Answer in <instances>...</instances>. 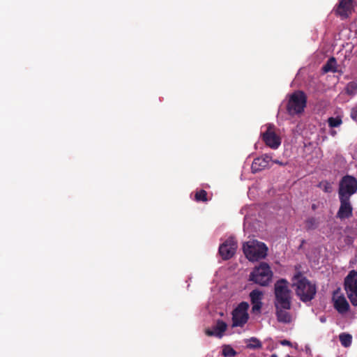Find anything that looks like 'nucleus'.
<instances>
[{"instance_id":"3","label":"nucleus","mask_w":357,"mask_h":357,"mask_svg":"<svg viewBox=\"0 0 357 357\" xmlns=\"http://www.w3.org/2000/svg\"><path fill=\"white\" fill-rule=\"evenodd\" d=\"M243 250L249 261H255L266 257L268 248L265 243L253 240L244 243Z\"/></svg>"},{"instance_id":"27","label":"nucleus","mask_w":357,"mask_h":357,"mask_svg":"<svg viewBox=\"0 0 357 357\" xmlns=\"http://www.w3.org/2000/svg\"><path fill=\"white\" fill-rule=\"evenodd\" d=\"M351 117L352 119L357 121V107L351 109Z\"/></svg>"},{"instance_id":"12","label":"nucleus","mask_w":357,"mask_h":357,"mask_svg":"<svg viewBox=\"0 0 357 357\" xmlns=\"http://www.w3.org/2000/svg\"><path fill=\"white\" fill-rule=\"evenodd\" d=\"M340 200V208L337 212L336 217L340 220L348 219L353 215V207L350 198L338 197Z\"/></svg>"},{"instance_id":"7","label":"nucleus","mask_w":357,"mask_h":357,"mask_svg":"<svg viewBox=\"0 0 357 357\" xmlns=\"http://www.w3.org/2000/svg\"><path fill=\"white\" fill-rule=\"evenodd\" d=\"M357 192V180L352 176L346 175L339 184L338 197L350 198Z\"/></svg>"},{"instance_id":"22","label":"nucleus","mask_w":357,"mask_h":357,"mask_svg":"<svg viewBox=\"0 0 357 357\" xmlns=\"http://www.w3.org/2000/svg\"><path fill=\"white\" fill-rule=\"evenodd\" d=\"M318 221L315 218L311 217L305 220V228L307 230H312L317 228Z\"/></svg>"},{"instance_id":"31","label":"nucleus","mask_w":357,"mask_h":357,"mask_svg":"<svg viewBox=\"0 0 357 357\" xmlns=\"http://www.w3.org/2000/svg\"><path fill=\"white\" fill-rule=\"evenodd\" d=\"M271 357H278V356L276 354H272Z\"/></svg>"},{"instance_id":"2","label":"nucleus","mask_w":357,"mask_h":357,"mask_svg":"<svg viewBox=\"0 0 357 357\" xmlns=\"http://www.w3.org/2000/svg\"><path fill=\"white\" fill-rule=\"evenodd\" d=\"M273 273L266 262H261L255 266L249 275V280L261 287L268 286L272 280Z\"/></svg>"},{"instance_id":"5","label":"nucleus","mask_w":357,"mask_h":357,"mask_svg":"<svg viewBox=\"0 0 357 357\" xmlns=\"http://www.w3.org/2000/svg\"><path fill=\"white\" fill-rule=\"evenodd\" d=\"M274 294V305L280 304L283 307L284 305L289 306V303H291V290L287 280L280 279L275 283Z\"/></svg>"},{"instance_id":"29","label":"nucleus","mask_w":357,"mask_h":357,"mask_svg":"<svg viewBox=\"0 0 357 357\" xmlns=\"http://www.w3.org/2000/svg\"><path fill=\"white\" fill-rule=\"evenodd\" d=\"M312 210H315L317 208L316 205L315 204H312Z\"/></svg>"},{"instance_id":"17","label":"nucleus","mask_w":357,"mask_h":357,"mask_svg":"<svg viewBox=\"0 0 357 357\" xmlns=\"http://www.w3.org/2000/svg\"><path fill=\"white\" fill-rule=\"evenodd\" d=\"M333 306L340 314H344L349 310V304L342 296L335 299Z\"/></svg>"},{"instance_id":"32","label":"nucleus","mask_w":357,"mask_h":357,"mask_svg":"<svg viewBox=\"0 0 357 357\" xmlns=\"http://www.w3.org/2000/svg\"><path fill=\"white\" fill-rule=\"evenodd\" d=\"M321 321L323 322V321H324L325 320H324V319L321 318Z\"/></svg>"},{"instance_id":"19","label":"nucleus","mask_w":357,"mask_h":357,"mask_svg":"<svg viewBox=\"0 0 357 357\" xmlns=\"http://www.w3.org/2000/svg\"><path fill=\"white\" fill-rule=\"evenodd\" d=\"M336 60L334 57L330 58L326 63L324 66L323 70L324 72L327 73L329 71L335 72L336 70Z\"/></svg>"},{"instance_id":"10","label":"nucleus","mask_w":357,"mask_h":357,"mask_svg":"<svg viewBox=\"0 0 357 357\" xmlns=\"http://www.w3.org/2000/svg\"><path fill=\"white\" fill-rule=\"evenodd\" d=\"M354 0H340L339 3L334 9L335 15L342 20L349 17L354 11Z\"/></svg>"},{"instance_id":"28","label":"nucleus","mask_w":357,"mask_h":357,"mask_svg":"<svg viewBox=\"0 0 357 357\" xmlns=\"http://www.w3.org/2000/svg\"><path fill=\"white\" fill-rule=\"evenodd\" d=\"M280 343L283 345V346H289V347H291L292 346V344L290 341L287 340H281L280 342Z\"/></svg>"},{"instance_id":"23","label":"nucleus","mask_w":357,"mask_h":357,"mask_svg":"<svg viewBox=\"0 0 357 357\" xmlns=\"http://www.w3.org/2000/svg\"><path fill=\"white\" fill-rule=\"evenodd\" d=\"M248 341L250 342L247 344L248 349H260L262 347L261 342L256 337H251Z\"/></svg>"},{"instance_id":"15","label":"nucleus","mask_w":357,"mask_h":357,"mask_svg":"<svg viewBox=\"0 0 357 357\" xmlns=\"http://www.w3.org/2000/svg\"><path fill=\"white\" fill-rule=\"evenodd\" d=\"M271 161V157L265 154L255 158L252 164L251 169L253 173H256L268 167Z\"/></svg>"},{"instance_id":"24","label":"nucleus","mask_w":357,"mask_h":357,"mask_svg":"<svg viewBox=\"0 0 357 357\" xmlns=\"http://www.w3.org/2000/svg\"><path fill=\"white\" fill-rule=\"evenodd\" d=\"M346 91L349 95H354L357 92V83L355 82H350L346 86Z\"/></svg>"},{"instance_id":"30","label":"nucleus","mask_w":357,"mask_h":357,"mask_svg":"<svg viewBox=\"0 0 357 357\" xmlns=\"http://www.w3.org/2000/svg\"><path fill=\"white\" fill-rule=\"evenodd\" d=\"M274 162L276 164L282 165V163L280 162H279L278 160H275V161H274Z\"/></svg>"},{"instance_id":"11","label":"nucleus","mask_w":357,"mask_h":357,"mask_svg":"<svg viewBox=\"0 0 357 357\" xmlns=\"http://www.w3.org/2000/svg\"><path fill=\"white\" fill-rule=\"evenodd\" d=\"M262 139L266 145L273 149H278L281 144L280 137L274 131V126L269 125L265 132L262 134Z\"/></svg>"},{"instance_id":"25","label":"nucleus","mask_w":357,"mask_h":357,"mask_svg":"<svg viewBox=\"0 0 357 357\" xmlns=\"http://www.w3.org/2000/svg\"><path fill=\"white\" fill-rule=\"evenodd\" d=\"M342 123V119L337 116V117H330L328 119V123L329 127L331 128H335L340 126Z\"/></svg>"},{"instance_id":"18","label":"nucleus","mask_w":357,"mask_h":357,"mask_svg":"<svg viewBox=\"0 0 357 357\" xmlns=\"http://www.w3.org/2000/svg\"><path fill=\"white\" fill-rule=\"evenodd\" d=\"M339 339L343 347H348L351 344L352 336L350 334L342 333L339 335Z\"/></svg>"},{"instance_id":"21","label":"nucleus","mask_w":357,"mask_h":357,"mask_svg":"<svg viewBox=\"0 0 357 357\" xmlns=\"http://www.w3.org/2000/svg\"><path fill=\"white\" fill-rule=\"evenodd\" d=\"M195 200L197 202H207V192L204 190H200L195 192Z\"/></svg>"},{"instance_id":"26","label":"nucleus","mask_w":357,"mask_h":357,"mask_svg":"<svg viewBox=\"0 0 357 357\" xmlns=\"http://www.w3.org/2000/svg\"><path fill=\"white\" fill-rule=\"evenodd\" d=\"M318 186L321 188L325 192H331L332 191L331 184L326 181L320 182Z\"/></svg>"},{"instance_id":"4","label":"nucleus","mask_w":357,"mask_h":357,"mask_svg":"<svg viewBox=\"0 0 357 357\" xmlns=\"http://www.w3.org/2000/svg\"><path fill=\"white\" fill-rule=\"evenodd\" d=\"M307 105V96L303 91H296L289 96L287 111L291 116L300 114L304 112Z\"/></svg>"},{"instance_id":"16","label":"nucleus","mask_w":357,"mask_h":357,"mask_svg":"<svg viewBox=\"0 0 357 357\" xmlns=\"http://www.w3.org/2000/svg\"><path fill=\"white\" fill-rule=\"evenodd\" d=\"M262 291L255 289L250 293L251 304L252 305V311L253 313L259 312L262 307Z\"/></svg>"},{"instance_id":"20","label":"nucleus","mask_w":357,"mask_h":357,"mask_svg":"<svg viewBox=\"0 0 357 357\" xmlns=\"http://www.w3.org/2000/svg\"><path fill=\"white\" fill-rule=\"evenodd\" d=\"M222 354L224 357H234L237 355V352L229 344L222 347Z\"/></svg>"},{"instance_id":"1","label":"nucleus","mask_w":357,"mask_h":357,"mask_svg":"<svg viewBox=\"0 0 357 357\" xmlns=\"http://www.w3.org/2000/svg\"><path fill=\"white\" fill-rule=\"evenodd\" d=\"M293 280V286L296 287V294L301 301L305 303L314 298L317 293V287L314 284L311 283L300 273L294 275Z\"/></svg>"},{"instance_id":"13","label":"nucleus","mask_w":357,"mask_h":357,"mask_svg":"<svg viewBox=\"0 0 357 357\" xmlns=\"http://www.w3.org/2000/svg\"><path fill=\"white\" fill-rule=\"evenodd\" d=\"M274 305L278 321L281 323H290L291 321V316L289 310L291 309V303H289V306L284 305V307L280 304H275Z\"/></svg>"},{"instance_id":"6","label":"nucleus","mask_w":357,"mask_h":357,"mask_svg":"<svg viewBox=\"0 0 357 357\" xmlns=\"http://www.w3.org/2000/svg\"><path fill=\"white\" fill-rule=\"evenodd\" d=\"M344 290L351 304L357 306V271L352 270L344 278Z\"/></svg>"},{"instance_id":"9","label":"nucleus","mask_w":357,"mask_h":357,"mask_svg":"<svg viewBox=\"0 0 357 357\" xmlns=\"http://www.w3.org/2000/svg\"><path fill=\"white\" fill-rule=\"evenodd\" d=\"M237 249V241L234 237H229L219 247V254L224 260L231 259Z\"/></svg>"},{"instance_id":"14","label":"nucleus","mask_w":357,"mask_h":357,"mask_svg":"<svg viewBox=\"0 0 357 357\" xmlns=\"http://www.w3.org/2000/svg\"><path fill=\"white\" fill-rule=\"evenodd\" d=\"M227 329V324L221 319L216 321L215 325L211 328H206L205 330V334L209 337H216L222 338L225 334V332Z\"/></svg>"},{"instance_id":"8","label":"nucleus","mask_w":357,"mask_h":357,"mask_svg":"<svg viewBox=\"0 0 357 357\" xmlns=\"http://www.w3.org/2000/svg\"><path fill=\"white\" fill-rule=\"evenodd\" d=\"M249 304L247 302H241L232 312V327L244 326L249 318L248 310Z\"/></svg>"}]
</instances>
